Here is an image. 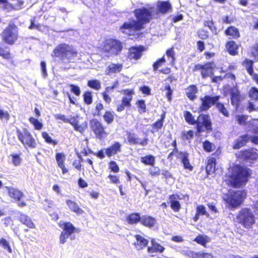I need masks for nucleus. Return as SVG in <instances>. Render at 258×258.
I'll return each mask as SVG.
<instances>
[{"label":"nucleus","mask_w":258,"mask_h":258,"mask_svg":"<svg viewBox=\"0 0 258 258\" xmlns=\"http://www.w3.org/2000/svg\"><path fill=\"white\" fill-rule=\"evenodd\" d=\"M151 246H148L147 248V251L148 253H162L164 251L165 247L160 243L157 242L154 239H151Z\"/></svg>","instance_id":"2f4dec72"},{"label":"nucleus","mask_w":258,"mask_h":258,"mask_svg":"<svg viewBox=\"0 0 258 258\" xmlns=\"http://www.w3.org/2000/svg\"><path fill=\"white\" fill-rule=\"evenodd\" d=\"M216 159L213 157H210L208 158L207 164L206 169L208 174H211L215 172L216 170Z\"/></svg>","instance_id":"4c0bfd02"},{"label":"nucleus","mask_w":258,"mask_h":258,"mask_svg":"<svg viewBox=\"0 0 258 258\" xmlns=\"http://www.w3.org/2000/svg\"><path fill=\"white\" fill-rule=\"evenodd\" d=\"M146 47L142 45L131 46L128 49L126 58L130 61H137L141 59Z\"/></svg>","instance_id":"ddd939ff"},{"label":"nucleus","mask_w":258,"mask_h":258,"mask_svg":"<svg viewBox=\"0 0 258 258\" xmlns=\"http://www.w3.org/2000/svg\"><path fill=\"white\" fill-rule=\"evenodd\" d=\"M114 116L115 113L113 111L107 110L105 111L103 115H102V117L104 122L107 124H110L114 121Z\"/></svg>","instance_id":"79ce46f5"},{"label":"nucleus","mask_w":258,"mask_h":258,"mask_svg":"<svg viewBox=\"0 0 258 258\" xmlns=\"http://www.w3.org/2000/svg\"><path fill=\"white\" fill-rule=\"evenodd\" d=\"M165 117V114L163 113L161 114L160 118L152 124V128L156 132L160 130L163 127Z\"/></svg>","instance_id":"de8ad7c7"},{"label":"nucleus","mask_w":258,"mask_h":258,"mask_svg":"<svg viewBox=\"0 0 258 258\" xmlns=\"http://www.w3.org/2000/svg\"><path fill=\"white\" fill-rule=\"evenodd\" d=\"M194 134L192 130L183 132L181 133V138L183 140H191L194 138Z\"/></svg>","instance_id":"e2e57ef3"},{"label":"nucleus","mask_w":258,"mask_h":258,"mask_svg":"<svg viewBox=\"0 0 258 258\" xmlns=\"http://www.w3.org/2000/svg\"><path fill=\"white\" fill-rule=\"evenodd\" d=\"M194 241L206 247L207 243L209 242V238L207 235L199 234L195 237Z\"/></svg>","instance_id":"c03bdc74"},{"label":"nucleus","mask_w":258,"mask_h":258,"mask_svg":"<svg viewBox=\"0 0 258 258\" xmlns=\"http://www.w3.org/2000/svg\"><path fill=\"white\" fill-rule=\"evenodd\" d=\"M224 34L232 40L238 39L241 36L239 29L234 26L227 27L224 31Z\"/></svg>","instance_id":"a878e982"},{"label":"nucleus","mask_w":258,"mask_h":258,"mask_svg":"<svg viewBox=\"0 0 258 258\" xmlns=\"http://www.w3.org/2000/svg\"><path fill=\"white\" fill-rule=\"evenodd\" d=\"M235 222L246 229H252L255 224L256 218L249 208H241L236 214Z\"/></svg>","instance_id":"20e7f679"},{"label":"nucleus","mask_w":258,"mask_h":258,"mask_svg":"<svg viewBox=\"0 0 258 258\" xmlns=\"http://www.w3.org/2000/svg\"><path fill=\"white\" fill-rule=\"evenodd\" d=\"M29 122L34 126V129L36 130H40L43 127V124L40 122L37 119L30 117L29 118Z\"/></svg>","instance_id":"603ef678"},{"label":"nucleus","mask_w":258,"mask_h":258,"mask_svg":"<svg viewBox=\"0 0 258 258\" xmlns=\"http://www.w3.org/2000/svg\"><path fill=\"white\" fill-rule=\"evenodd\" d=\"M121 93L124 95L121 98V103L118 104L116 106V111L121 112L125 107L130 108L131 107V102L133 100V95L135 91L133 89H126L122 90Z\"/></svg>","instance_id":"f8f14e48"},{"label":"nucleus","mask_w":258,"mask_h":258,"mask_svg":"<svg viewBox=\"0 0 258 258\" xmlns=\"http://www.w3.org/2000/svg\"><path fill=\"white\" fill-rule=\"evenodd\" d=\"M74 128L75 130L80 133H83L85 131V128L81 125L79 124L78 120L74 119L73 120H70L69 122Z\"/></svg>","instance_id":"5fc2aeb1"},{"label":"nucleus","mask_w":258,"mask_h":258,"mask_svg":"<svg viewBox=\"0 0 258 258\" xmlns=\"http://www.w3.org/2000/svg\"><path fill=\"white\" fill-rule=\"evenodd\" d=\"M41 136L46 143L49 144H52L53 146H55L57 144V141L56 140H52L47 132H42Z\"/></svg>","instance_id":"6e6d98bb"},{"label":"nucleus","mask_w":258,"mask_h":258,"mask_svg":"<svg viewBox=\"0 0 258 258\" xmlns=\"http://www.w3.org/2000/svg\"><path fill=\"white\" fill-rule=\"evenodd\" d=\"M247 197V192L244 189L229 190L223 197V201L230 209L240 207Z\"/></svg>","instance_id":"7ed1b4c3"},{"label":"nucleus","mask_w":258,"mask_h":258,"mask_svg":"<svg viewBox=\"0 0 258 258\" xmlns=\"http://www.w3.org/2000/svg\"><path fill=\"white\" fill-rule=\"evenodd\" d=\"M166 62V60L164 57V55L161 58L157 59L154 63L153 64V69L154 71H157V69L162 66V65L165 63Z\"/></svg>","instance_id":"0e129e2a"},{"label":"nucleus","mask_w":258,"mask_h":258,"mask_svg":"<svg viewBox=\"0 0 258 258\" xmlns=\"http://www.w3.org/2000/svg\"><path fill=\"white\" fill-rule=\"evenodd\" d=\"M154 10V7L153 6L135 9L133 14L136 19H131L129 21L124 22L119 27V30L122 33H126L130 36H134L135 38L142 37L144 33L140 31L153 19Z\"/></svg>","instance_id":"f257e3e1"},{"label":"nucleus","mask_w":258,"mask_h":258,"mask_svg":"<svg viewBox=\"0 0 258 258\" xmlns=\"http://www.w3.org/2000/svg\"><path fill=\"white\" fill-rule=\"evenodd\" d=\"M121 151V145L118 142H114L111 146L105 149V154L108 157L114 156Z\"/></svg>","instance_id":"b1692460"},{"label":"nucleus","mask_w":258,"mask_h":258,"mask_svg":"<svg viewBox=\"0 0 258 258\" xmlns=\"http://www.w3.org/2000/svg\"><path fill=\"white\" fill-rule=\"evenodd\" d=\"M221 98L220 95H215L211 96L210 95H205L201 98V103L199 107L200 112L207 111L210 109L212 105H215L217 101Z\"/></svg>","instance_id":"2eb2a0df"},{"label":"nucleus","mask_w":258,"mask_h":258,"mask_svg":"<svg viewBox=\"0 0 258 258\" xmlns=\"http://www.w3.org/2000/svg\"><path fill=\"white\" fill-rule=\"evenodd\" d=\"M141 224L147 228H151L154 227L156 223L157 220L155 218L147 215H144L141 217Z\"/></svg>","instance_id":"cd10ccee"},{"label":"nucleus","mask_w":258,"mask_h":258,"mask_svg":"<svg viewBox=\"0 0 258 258\" xmlns=\"http://www.w3.org/2000/svg\"><path fill=\"white\" fill-rule=\"evenodd\" d=\"M68 44L61 43L56 46L53 50L52 56L58 57L62 61H64V57Z\"/></svg>","instance_id":"412c9836"},{"label":"nucleus","mask_w":258,"mask_h":258,"mask_svg":"<svg viewBox=\"0 0 258 258\" xmlns=\"http://www.w3.org/2000/svg\"><path fill=\"white\" fill-rule=\"evenodd\" d=\"M219 112L225 117L229 116V112L225 106L224 104L218 101L215 104Z\"/></svg>","instance_id":"09e8293b"},{"label":"nucleus","mask_w":258,"mask_h":258,"mask_svg":"<svg viewBox=\"0 0 258 258\" xmlns=\"http://www.w3.org/2000/svg\"><path fill=\"white\" fill-rule=\"evenodd\" d=\"M24 1L23 0H11V3L8 0H1L0 6L3 10L7 11L13 10H19L23 8Z\"/></svg>","instance_id":"f3484780"},{"label":"nucleus","mask_w":258,"mask_h":258,"mask_svg":"<svg viewBox=\"0 0 258 258\" xmlns=\"http://www.w3.org/2000/svg\"><path fill=\"white\" fill-rule=\"evenodd\" d=\"M251 173V170L248 167L236 165L231 168L230 173L225 175V181L229 186L240 188L246 184Z\"/></svg>","instance_id":"f03ea898"},{"label":"nucleus","mask_w":258,"mask_h":258,"mask_svg":"<svg viewBox=\"0 0 258 258\" xmlns=\"http://www.w3.org/2000/svg\"><path fill=\"white\" fill-rule=\"evenodd\" d=\"M177 199H180L177 194H172L169 196V203L171 209L175 212H178L181 208L180 204Z\"/></svg>","instance_id":"bb28decb"},{"label":"nucleus","mask_w":258,"mask_h":258,"mask_svg":"<svg viewBox=\"0 0 258 258\" xmlns=\"http://www.w3.org/2000/svg\"><path fill=\"white\" fill-rule=\"evenodd\" d=\"M249 141V136L248 134L241 135L234 141L232 145V148L235 150L239 149L245 146Z\"/></svg>","instance_id":"393cba45"},{"label":"nucleus","mask_w":258,"mask_h":258,"mask_svg":"<svg viewBox=\"0 0 258 258\" xmlns=\"http://www.w3.org/2000/svg\"><path fill=\"white\" fill-rule=\"evenodd\" d=\"M212 119L208 114H200L198 116V122L196 126V133L200 135L203 132L210 133L213 132Z\"/></svg>","instance_id":"423d86ee"},{"label":"nucleus","mask_w":258,"mask_h":258,"mask_svg":"<svg viewBox=\"0 0 258 258\" xmlns=\"http://www.w3.org/2000/svg\"><path fill=\"white\" fill-rule=\"evenodd\" d=\"M104 107L101 102H97L95 107V113L94 116H100L102 115V112L104 110Z\"/></svg>","instance_id":"4d7b16f0"},{"label":"nucleus","mask_w":258,"mask_h":258,"mask_svg":"<svg viewBox=\"0 0 258 258\" xmlns=\"http://www.w3.org/2000/svg\"><path fill=\"white\" fill-rule=\"evenodd\" d=\"M100 49L102 53L108 56H117L123 49V43L118 39L109 38L105 39Z\"/></svg>","instance_id":"39448f33"},{"label":"nucleus","mask_w":258,"mask_h":258,"mask_svg":"<svg viewBox=\"0 0 258 258\" xmlns=\"http://www.w3.org/2000/svg\"><path fill=\"white\" fill-rule=\"evenodd\" d=\"M203 148L205 151L208 153L212 152L215 148L213 143L208 140H206L203 142Z\"/></svg>","instance_id":"864d4df0"},{"label":"nucleus","mask_w":258,"mask_h":258,"mask_svg":"<svg viewBox=\"0 0 258 258\" xmlns=\"http://www.w3.org/2000/svg\"><path fill=\"white\" fill-rule=\"evenodd\" d=\"M225 48L227 52L232 56H235L238 54L239 45L234 40H230L225 43Z\"/></svg>","instance_id":"5701e85b"},{"label":"nucleus","mask_w":258,"mask_h":258,"mask_svg":"<svg viewBox=\"0 0 258 258\" xmlns=\"http://www.w3.org/2000/svg\"><path fill=\"white\" fill-rule=\"evenodd\" d=\"M183 116L185 121L189 125H196L198 122V118L195 119V116L189 111H184Z\"/></svg>","instance_id":"37998d69"},{"label":"nucleus","mask_w":258,"mask_h":258,"mask_svg":"<svg viewBox=\"0 0 258 258\" xmlns=\"http://www.w3.org/2000/svg\"><path fill=\"white\" fill-rule=\"evenodd\" d=\"M123 69V64L120 63H111L105 70L106 75L109 76L120 73Z\"/></svg>","instance_id":"c85d7f7f"},{"label":"nucleus","mask_w":258,"mask_h":258,"mask_svg":"<svg viewBox=\"0 0 258 258\" xmlns=\"http://www.w3.org/2000/svg\"><path fill=\"white\" fill-rule=\"evenodd\" d=\"M78 54V51L68 45V47H67L64 57V60H67L68 62H71L73 59L77 57Z\"/></svg>","instance_id":"e433bc0d"},{"label":"nucleus","mask_w":258,"mask_h":258,"mask_svg":"<svg viewBox=\"0 0 258 258\" xmlns=\"http://www.w3.org/2000/svg\"><path fill=\"white\" fill-rule=\"evenodd\" d=\"M157 13L166 14L172 11V7L168 1H158L157 3Z\"/></svg>","instance_id":"aec40b11"},{"label":"nucleus","mask_w":258,"mask_h":258,"mask_svg":"<svg viewBox=\"0 0 258 258\" xmlns=\"http://www.w3.org/2000/svg\"><path fill=\"white\" fill-rule=\"evenodd\" d=\"M72 93H74L75 95L79 96L81 94V90L80 87L74 84L69 85Z\"/></svg>","instance_id":"338daca9"},{"label":"nucleus","mask_w":258,"mask_h":258,"mask_svg":"<svg viewBox=\"0 0 258 258\" xmlns=\"http://www.w3.org/2000/svg\"><path fill=\"white\" fill-rule=\"evenodd\" d=\"M152 167L149 168V173L152 177L158 176L160 174V169L159 167L155 166L154 165L151 166Z\"/></svg>","instance_id":"680f3d73"},{"label":"nucleus","mask_w":258,"mask_h":258,"mask_svg":"<svg viewBox=\"0 0 258 258\" xmlns=\"http://www.w3.org/2000/svg\"><path fill=\"white\" fill-rule=\"evenodd\" d=\"M108 178L109 179L111 183L118 184L120 182L119 177L117 175L109 174Z\"/></svg>","instance_id":"774afa93"},{"label":"nucleus","mask_w":258,"mask_h":258,"mask_svg":"<svg viewBox=\"0 0 258 258\" xmlns=\"http://www.w3.org/2000/svg\"><path fill=\"white\" fill-rule=\"evenodd\" d=\"M0 56L5 59H11L12 58V56L10 52V48L7 46L3 47L0 44Z\"/></svg>","instance_id":"a18cd8bd"},{"label":"nucleus","mask_w":258,"mask_h":258,"mask_svg":"<svg viewBox=\"0 0 258 258\" xmlns=\"http://www.w3.org/2000/svg\"><path fill=\"white\" fill-rule=\"evenodd\" d=\"M108 167L111 172L118 173L119 171V167L114 161H110L108 163Z\"/></svg>","instance_id":"69168bd1"},{"label":"nucleus","mask_w":258,"mask_h":258,"mask_svg":"<svg viewBox=\"0 0 258 258\" xmlns=\"http://www.w3.org/2000/svg\"><path fill=\"white\" fill-rule=\"evenodd\" d=\"M174 47H171L170 48L166 50L165 54L169 59L170 64L173 66L174 64L175 60V52L174 50Z\"/></svg>","instance_id":"8fccbe9b"},{"label":"nucleus","mask_w":258,"mask_h":258,"mask_svg":"<svg viewBox=\"0 0 258 258\" xmlns=\"http://www.w3.org/2000/svg\"><path fill=\"white\" fill-rule=\"evenodd\" d=\"M181 155L180 159L183 168L185 170L191 171L194 169V166L190 163L189 154L187 152H179Z\"/></svg>","instance_id":"c756f323"},{"label":"nucleus","mask_w":258,"mask_h":258,"mask_svg":"<svg viewBox=\"0 0 258 258\" xmlns=\"http://www.w3.org/2000/svg\"><path fill=\"white\" fill-rule=\"evenodd\" d=\"M238 157L244 161L254 160L258 158V153L256 149L250 148L240 151Z\"/></svg>","instance_id":"6ab92c4d"},{"label":"nucleus","mask_w":258,"mask_h":258,"mask_svg":"<svg viewBox=\"0 0 258 258\" xmlns=\"http://www.w3.org/2000/svg\"><path fill=\"white\" fill-rule=\"evenodd\" d=\"M126 135L127 141L131 145H139L145 146L148 144V139L147 138H144L142 140L140 141L134 134L128 132H127Z\"/></svg>","instance_id":"4be33fe9"},{"label":"nucleus","mask_w":258,"mask_h":258,"mask_svg":"<svg viewBox=\"0 0 258 258\" xmlns=\"http://www.w3.org/2000/svg\"><path fill=\"white\" fill-rule=\"evenodd\" d=\"M55 159L58 166L61 169L62 173L64 174L68 172L65 166L66 155L63 153H57L55 155Z\"/></svg>","instance_id":"7c9ffc66"},{"label":"nucleus","mask_w":258,"mask_h":258,"mask_svg":"<svg viewBox=\"0 0 258 258\" xmlns=\"http://www.w3.org/2000/svg\"><path fill=\"white\" fill-rule=\"evenodd\" d=\"M215 68L216 64L214 61H207L203 64H195L192 69V71H200L202 78L205 79L213 75Z\"/></svg>","instance_id":"9b49d317"},{"label":"nucleus","mask_w":258,"mask_h":258,"mask_svg":"<svg viewBox=\"0 0 258 258\" xmlns=\"http://www.w3.org/2000/svg\"><path fill=\"white\" fill-rule=\"evenodd\" d=\"M198 92V89L196 85H190L185 89L186 96L191 101L197 98V94Z\"/></svg>","instance_id":"f704fd0d"},{"label":"nucleus","mask_w":258,"mask_h":258,"mask_svg":"<svg viewBox=\"0 0 258 258\" xmlns=\"http://www.w3.org/2000/svg\"><path fill=\"white\" fill-rule=\"evenodd\" d=\"M141 162L145 165L153 166L155 163V157L152 155H148L141 158Z\"/></svg>","instance_id":"49530a36"},{"label":"nucleus","mask_w":258,"mask_h":258,"mask_svg":"<svg viewBox=\"0 0 258 258\" xmlns=\"http://www.w3.org/2000/svg\"><path fill=\"white\" fill-rule=\"evenodd\" d=\"M7 189L9 196L17 202L18 207L22 208L27 205L25 201L21 200L24 194L21 190L12 187H8Z\"/></svg>","instance_id":"dca6fc26"},{"label":"nucleus","mask_w":258,"mask_h":258,"mask_svg":"<svg viewBox=\"0 0 258 258\" xmlns=\"http://www.w3.org/2000/svg\"><path fill=\"white\" fill-rule=\"evenodd\" d=\"M66 202L70 209L73 212L77 214H81L83 213V210L79 207L76 202L71 200H67Z\"/></svg>","instance_id":"a19ab883"},{"label":"nucleus","mask_w":258,"mask_h":258,"mask_svg":"<svg viewBox=\"0 0 258 258\" xmlns=\"http://www.w3.org/2000/svg\"><path fill=\"white\" fill-rule=\"evenodd\" d=\"M2 39L7 44H14L18 37V28L14 23H10L2 33Z\"/></svg>","instance_id":"6e6552de"},{"label":"nucleus","mask_w":258,"mask_h":258,"mask_svg":"<svg viewBox=\"0 0 258 258\" xmlns=\"http://www.w3.org/2000/svg\"><path fill=\"white\" fill-rule=\"evenodd\" d=\"M0 246L4 249L7 250L8 252H12V249L10 243L6 239L4 238L0 239Z\"/></svg>","instance_id":"13d9d810"},{"label":"nucleus","mask_w":258,"mask_h":258,"mask_svg":"<svg viewBox=\"0 0 258 258\" xmlns=\"http://www.w3.org/2000/svg\"><path fill=\"white\" fill-rule=\"evenodd\" d=\"M141 217L139 213L133 212L126 216L125 220L128 224L136 225L141 223Z\"/></svg>","instance_id":"72a5a7b5"},{"label":"nucleus","mask_w":258,"mask_h":258,"mask_svg":"<svg viewBox=\"0 0 258 258\" xmlns=\"http://www.w3.org/2000/svg\"><path fill=\"white\" fill-rule=\"evenodd\" d=\"M90 128L96 138L102 140L107 137L108 133L103 123L96 118H93L89 122Z\"/></svg>","instance_id":"9d476101"},{"label":"nucleus","mask_w":258,"mask_h":258,"mask_svg":"<svg viewBox=\"0 0 258 258\" xmlns=\"http://www.w3.org/2000/svg\"><path fill=\"white\" fill-rule=\"evenodd\" d=\"M253 63L254 61L248 58H245L242 62V64L245 67L248 74L252 76H254L255 74L253 73Z\"/></svg>","instance_id":"ea45409f"},{"label":"nucleus","mask_w":258,"mask_h":258,"mask_svg":"<svg viewBox=\"0 0 258 258\" xmlns=\"http://www.w3.org/2000/svg\"><path fill=\"white\" fill-rule=\"evenodd\" d=\"M19 220L22 224L25 225L29 228H35V225L31 218L24 214L20 213Z\"/></svg>","instance_id":"58836bf2"},{"label":"nucleus","mask_w":258,"mask_h":258,"mask_svg":"<svg viewBox=\"0 0 258 258\" xmlns=\"http://www.w3.org/2000/svg\"><path fill=\"white\" fill-rule=\"evenodd\" d=\"M84 102L87 105H90L92 103L93 97L92 93L90 91H86L83 95Z\"/></svg>","instance_id":"bf43d9fd"},{"label":"nucleus","mask_w":258,"mask_h":258,"mask_svg":"<svg viewBox=\"0 0 258 258\" xmlns=\"http://www.w3.org/2000/svg\"><path fill=\"white\" fill-rule=\"evenodd\" d=\"M136 104L139 109V111L140 113H142L146 112V105L145 104V101L144 100L141 99L137 100Z\"/></svg>","instance_id":"052dcab7"},{"label":"nucleus","mask_w":258,"mask_h":258,"mask_svg":"<svg viewBox=\"0 0 258 258\" xmlns=\"http://www.w3.org/2000/svg\"><path fill=\"white\" fill-rule=\"evenodd\" d=\"M58 225L62 229L59 237V243L61 244L66 243L69 237H71V239H74L75 237L72 238L71 237L73 233L80 232V230L76 228L70 222H59Z\"/></svg>","instance_id":"1a4fd4ad"},{"label":"nucleus","mask_w":258,"mask_h":258,"mask_svg":"<svg viewBox=\"0 0 258 258\" xmlns=\"http://www.w3.org/2000/svg\"><path fill=\"white\" fill-rule=\"evenodd\" d=\"M229 92L230 95L231 103L234 106L235 109H237L240 106L241 100L240 91L237 87L234 86L229 89Z\"/></svg>","instance_id":"a211bd4d"},{"label":"nucleus","mask_w":258,"mask_h":258,"mask_svg":"<svg viewBox=\"0 0 258 258\" xmlns=\"http://www.w3.org/2000/svg\"><path fill=\"white\" fill-rule=\"evenodd\" d=\"M87 85L90 88L96 90H98L101 88L100 81L96 79L89 80L87 82Z\"/></svg>","instance_id":"3c124183"},{"label":"nucleus","mask_w":258,"mask_h":258,"mask_svg":"<svg viewBox=\"0 0 258 258\" xmlns=\"http://www.w3.org/2000/svg\"><path fill=\"white\" fill-rule=\"evenodd\" d=\"M136 241L134 243V246L137 249L141 250L144 249L148 244L149 241L140 234L135 235Z\"/></svg>","instance_id":"473e14b6"},{"label":"nucleus","mask_w":258,"mask_h":258,"mask_svg":"<svg viewBox=\"0 0 258 258\" xmlns=\"http://www.w3.org/2000/svg\"><path fill=\"white\" fill-rule=\"evenodd\" d=\"M16 134L19 141L26 148L34 149L37 147V142L31 133L26 128H17Z\"/></svg>","instance_id":"0eeeda50"},{"label":"nucleus","mask_w":258,"mask_h":258,"mask_svg":"<svg viewBox=\"0 0 258 258\" xmlns=\"http://www.w3.org/2000/svg\"><path fill=\"white\" fill-rule=\"evenodd\" d=\"M248 96L250 99L246 109L248 112H251L258 110V89L255 87H252L248 92Z\"/></svg>","instance_id":"4468645a"},{"label":"nucleus","mask_w":258,"mask_h":258,"mask_svg":"<svg viewBox=\"0 0 258 258\" xmlns=\"http://www.w3.org/2000/svg\"><path fill=\"white\" fill-rule=\"evenodd\" d=\"M205 215L208 217L209 214L206 211L205 207L203 205H198L196 207V213L195 216L192 218L194 222H197L200 218V216Z\"/></svg>","instance_id":"c9c22d12"}]
</instances>
